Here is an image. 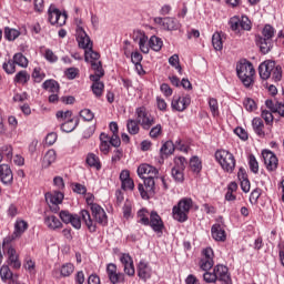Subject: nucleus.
<instances>
[{"mask_svg":"<svg viewBox=\"0 0 284 284\" xmlns=\"http://www.w3.org/2000/svg\"><path fill=\"white\" fill-rule=\"evenodd\" d=\"M262 158L264 161V165L266 166V170L268 172H274L278 168V158H276V154L270 150H263L262 151Z\"/></svg>","mask_w":284,"mask_h":284,"instance_id":"obj_10","label":"nucleus"},{"mask_svg":"<svg viewBox=\"0 0 284 284\" xmlns=\"http://www.w3.org/2000/svg\"><path fill=\"white\" fill-rule=\"evenodd\" d=\"M178 207L185 212L186 214H190V210H192V199L184 197L178 203Z\"/></svg>","mask_w":284,"mask_h":284,"instance_id":"obj_37","label":"nucleus"},{"mask_svg":"<svg viewBox=\"0 0 284 284\" xmlns=\"http://www.w3.org/2000/svg\"><path fill=\"white\" fill-rule=\"evenodd\" d=\"M135 116L142 130H150L156 123V118L145 106L136 108Z\"/></svg>","mask_w":284,"mask_h":284,"instance_id":"obj_5","label":"nucleus"},{"mask_svg":"<svg viewBox=\"0 0 284 284\" xmlns=\"http://www.w3.org/2000/svg\"><path fill=\"white\" fill-rule=\"evenodd\" d=\"M190 168L192 170V172H201V170L203 169L202 164H201V160H199V158L193 156L190 161Z\"/></svg>","mask_w":284,"mask_h":284,"instance_id":"obj_46","label":"nucleus"},{"mask_svg":"<svg viewBox=\"0 0 284 284\" xmlns=\"http://www.w3.org/2000/svg\"><path fill=\"white\" fill-rule=\"evenodd\" d=\"M240 28L241 30H246L247 32L248 30H252V21H250V18L242 16L240 18Z\"/></svg>","mask_w":284,"mask_h":284,"instance_id":"obj_51","label":"nucleus"},{"mask_svg":"<svg viewBox=\"0 0 284 284\" xmlns=\"http://www.w3.org/2000/svg\"><path fill=\"white\" fill-rule=\"evenodd\" d=\"M30 81V74L28 71H20L14 77V83H21L22 85Z\"/></svg>","mask_w":284,"mask_h":284,"instance_id":"obj_41","label":"nucleus"},{"mask_svg":"<svg viewBox=\"0 0 284 284\" xmlns=\"http://www.w3.org/2000/svg\"><path fill=\"white\" fill-rule=\"evenodd\" d=\"M131 61L134 63L135 68H140V70L143 69V65H141V61H143V55L139 53V51H135L131 54Z\"/></svg>","mask_w":284,"mask_h":284,"instance_id":"obj_49","label":"nucleus"},{"mask_svg":"<svg viewBox=\"0 0 284 284\" xmlns=\"http://www.w3.org/2000/svg\"><path fill=\"white\" fill-rule=\"evenodd\" d=\"M202 258L200 261V267L204 272L212 270L214 267V251L212 247H206L202 251Z\"/></svg>","mask_w":284,"mask_h":284,"instance_id":"obj_8","label":"nucleus"},{"mask_svg":"<svg viewBox=\"0 0 284 284\" xmlns=\"http://www.w3.org/2000/svg\"><path fill=\"white\" fill-rule=\"evenodd\" d=\"M26 230H28V222L23 220H17L14 223L13 239H19Z\"/></svg>","mask_w":284,"mask_h":284,"instance_id":"obj_26","label":"nucleus"},{"mask_svg":"<svg viewBox=\"0 0 284 284\" xmlns=\"http://www.w3.org/2000/svg\"><path fill=\"white\" fill-rule=\"evenodd\" d=\"M85 161L90 168H94L95 170H101V162L99 161V156H97L94 153H89L87 155Z\"/></svg>","mask_w":284,"mask_h":284,"instance_id":"obj_34","label":"nucleus"},{"mask_svg":"<svg viewBox=\"0 0 284 284\" xmlns=\"http://www.w3.org/2000/svg\"><path fill=\"white\" fill-rule=\"evenodd\" d=\"M138 219H140L139 223H142V225H150V217H148V211L145 209L138 212Z\"/></svg>","mask_w":284,"mask_h":284,"instance_id":"obj_50","label":"nucleus"},{"mask_svg":"<svg viewBox=\"0 0 284 284\" xmlns=\"http://www.w3.org/2000/svg\"><path fill=\"white\" fill-rule=\"evenodd\" d=\"M138 276L142 281L152 278V266L145 261H140L138 264Z\"/></svg>","mask_w":284,"mask_h":284,"instance_id":"obj_17","label":"nucleus"},{"mask_svg":"<svg viewBox=\"0 0 284 284\" xmlns=\"http://www.w3.org/2000/svg\"><path fill=\"white\" fill-rule=\"evenodd\" d=\"M230 26L233 32H241V17L234 16L233 18H231Z\"/></svg>","mask_w":284,"mask_h":284,"instance_id":"obj_45","label":"nucleus"},{"mask_svg":"<svg viewBox=\"0 0 284 284\" xmlns=\"http://www.w3.org/2000/svg\"><path fill=\"white\" fill-rule=\"evenodd\" d=\"M163 133V126L161 124H156L150 129L149 135L151 139H159Z\"/></svg>","mask_w":284,"mask_h":284,"instance_id":"obj_48","label":"nucleus"},{"mask_svg":"<svg viewBox=\"0 0 284 284\" xmlns=\"http://www.w3.org/2000/svg\"><path fill=\"white\" fill-rule=\"evenodd\" d=\"M258 72L261 79L267 81V79H272L275 83H278L281 79H283V69L281 65H277L275 61L266 60L262 62L258 67Z\"/></svg>","mask_w":284,"mask_h":284,"instance_id":"obj_2","label":"nucleus"},{"mask_svg":"<svg viewBox=\"0 0 284 284\" xmlns=\"http://www.w3.org/2000/svg\"><path fill=\"white\" fill-rule=\"evenodd\" d=\"M192 103V98L190 95H185L183 98L181 97H173V100L171 102L172 110H175L176 112H184V110H187V106Z\"/></svg>","mask_w":284,"mask_h":284,"instance_id":"obj_11","label":"nucleus"},{"mask_svg":"<svg viewBox=\"0 0 284 284\" xmlns=\"http://www.w3.org/2000/svg\"><path fill=\"white\" fill-rule=\"evenodd\" d=\"M93 82L92 84V92L95 97H101L103 94V89L105 88V84L99 80H91Z\"/></svg>","mask_w":284,"mask_h":284,"instance_id":"obj_38","label":"nucleus"},{"mask_svg":"<svg viewBox=\"0 0 284 284\" xmlns=\"http://www.w3.org/2000/svg\"><path fill=\"white\" fill-rule=\"evenodd\" d=\"M91 63V68L92 70H94V74L90 75V80L91 81H100L101 77H103V74H105V72L103 71V67L101 65V61H90Z\"/></svg>","mask_w":284,"mask_h":284,"instance_id":"obj_23","label":"nucleus"},{"mask_svg":"<svg viewBox=\"0 0 284 284\" xmlns=\"http://www.w3.org/2000/svg\"><path fill=\"white\" fill-rule=\"evenodd\" d=\"M213 272L215 274V281H220L224 284H232V277H230V272L227 270V266L225 265H216L213 268Z\"/></svg>","mask_w":284,"mask_h":284,"instance_id":"obj_12","label":"nucleus"},{"mask_svg":"<svg viewBox=\"0 0 284 284\" xmlns=\"http://www.w3.org/2000/svg\"><path fill=\"white\" fill-rule=\"evenodd\" d=\"M248 166L251 172H253V174H258V161H256V156L254 155L248 156Z\"/></svg>","mask_w":284,"mask_h":284,"instance_id":"obj_52","label":"nucleus"},{"mask_svg":"<svg viewBox=\"0 0 284 284\" xmlns=\"http://www.w3.org/2000/svg\"><path fill=\"white\" fill-rule=\"evenodd\" d=\"M106 273H108V276H109V281L112 284L123 283V281H125V275L123 273H118L116 272V264H114V263L108 264Z\"/></svg>","mask_w":284,"mask_h":284,"instance_id":"obj_13","label":"nucleus"},{"mask_svg":"<svg viewBox=\"0 0 284 284\" xmlns=\"http://www.w3.org/2000/svg\"><path fill=\"white\" fill-rule=\"evenodd\" d=\"M19 34L21 33L17 29H11L8 27L4 29V38L8 39V41H14V39H18Z\"/></svg>","mask_w":284,"mask_h":284,"instance_id":"obj_43","label":"nucleus"},{"mask_svg":"<svg viewBox=\"0 0 284 284\" xmlns=\"http://www.w3.org/2000/svg\"><path fill=\"white\" fill-rule=\"evenodd\" d=\"M149 45L154 52H161V48H163V40L156 36H152L149 40Z\"/></svg>","mask_w":284,"mask_h":284,"instance_id":"obj_31","label":"nucleus"},{"mask_svg":"<svg viewBox=\"0 0 284 284\" xmlns=\"http://www.w3.org/2000/svg\"><path fill=\"white\" fill-rule=\"evenodd\" d=\"M48 14L51 26H58V28L65 26V21H68V16L65 13H61V11L54 7V4L49 7Z\"/></svg>","mask_w":284,"mask_h":284,"instance_id":"obj_7","label":"nucleus"},{"mask_svg":"<svg viewBox=\"0 0 284 284\" xmlns=\"http://www.w3.org/2000/svg\"><path fill=\"white\" fill-rule=\"evenodd\" d=\"M132 256H130V254H125L123 253L121 256H120V262L122 263L124 270H128V265H132Z\"/></svg>","mask_w":284,"mask_h":284,"instance_id":"obj_62","label":"nucleus"},{"mask_svg":"<svg viewBox=\"0 0 284 284\" xmlns=\"http://www.w3.org/2000/svg\"><path fill=\"white\" fill-rule=\"evenodd\" d=\"M274 37V27L266 24L262 31V39H271Z\"/></svg>","mask_w":284,"mask_h":284,"instance_id":"obj_54","label":"nucleus"},{"mask_svg":"<svg viewBox=\"0 0 284 284\" xmlns=\"http://www.w3.org/2000/svg\"><path fill=\"white\" fill-rule=\"evenodd\" d=\"M0 276L2 281H17V275L12 274V271H10V266L3 265L0 268Z\"/></svg>","mask_w":284,"mask_h":284,"instance_id":"obj_29","label":"nucleus"},{"mask_svg":"<svg viewBox=\"0 0 284 284\" xmlns=\"http://www.w3.org/2000/svg\"><path fill=\"white\" fill-rule=\"evenodd\" d=\"M44 58L49 61V63H57L59 61V57L54 54V52L50 49L44 51Z\"/></svg>","mask_w":284,"mask_h":284,"instance_id":"obj_61","label":"nucleus"},{"mask_svg":"<svg viewBox=\"0 0 284 284\" xmlns=\"http://www.w3.org/2000/svg\"><path fill=\"white\" fill-rule=\"evenodd\" d=\"M80 116L84 121H92L94 119V113L90 109H83L80 111Z\"/></svg>","mask_w":284,"mask_h":284,"instance_id":"obj_60","label":"nucleus"},{"mask_svg":"<svg viewBox=\"0 0 284 284\" xmlns=\"http://www.w3.org/2000/svg\"><path fill=\"white\" fill-rule=\"evenodd\" d=\"M7 256L10 267H13V270H19L21 267V260H19V253H17V250L14 247H8Z\"/></svg>","mask_w":284,"mask_h":284,"instance_id":"obj_18","label":"nucleus"},{"mask_svg":"<svg viewBox=\"0 0 284 284\" xmlns=\"http://www.w3.org/2000/svg\"><path fill=\"white\" fill-rule=\"evenodd\" d=\"M212 45L214 50H223V37L221 33L215 32L212 37Z\"/></svg>","mask_w":284,"mask_h":284,"instance_id":"obj_39","label":"nucleus"},{"mask_svg":"<svg viewBox=\"0 0 284 284\" xmlns=\"http://www.w3.org/2000/svg\"><path fill=\"white\" fill-rule=\"evenodd\" d=\"M99 52L92 50V47L85 50V61H99Z\"/></svg>","mask_w":284,"mask_h":284,"instance_id":"obj_47","label":"nucleus"},{"mask_svg":"<svg viewBox=\"0 0 284 284\" xmlns=\"http://www.w3.org/2000/svg\"><path fill=\"white\" fill-rule=\"evenodd\" d=\"M55 116L58 121H70V119H72V111H58Z\"/></svg>","mask_w":284,"mask_h":284,"instance_id":"obj_53","label":"nucleus"},{"mask_svg":"<svg viewBox=\"0 0 284 284\" xmlns=\"http://www.w3.org/2000/svg\"><path fill=\"white\" fill-rule=\"evenodd\" d=\"M100 150L103 152V154H108L110 152V136L105 133L100 134Z\"/></svg>","mask_w":284,"mask_h":284,"instance_id":"obj_33","label":"nucleus"},{"mask_svg":"<svg viewBox=\"0 0 284 284\" xmlns=\"http://www.w3.org/2000/svg\"><path fill=\"white\" fill-rule=\"evenodd\" d=\"M149 225L154 232H163V220H161L159 213L154 211L150 214Z\"/></svg>","mask_w":284,"mask_h":284,"instance_id":"obj_21","label":"nucleus"},{"mask_svg":"<svg viewBox=\"0 0 284 284\" xmlns=\"http://www.w3.org/2000/svg\"><path fill=\"white\" fill-rule=\"evenodd\" d=\"M139 125H140L139 120L129 119L126 121V129L129 134H132V135L139 134V132L141 131V128Z\"/></svg>","mask_w":284,"mask_h":284,"instance_id":"obj_30","label":"nucleus"},{"mask_svg":"<svg viewBox=\"0 0 284 284\" xmlns=\"http://www.w3.org/2000/svg\"><path fill=\"white\" fill-rule=\"evenodd\" d=\"M78 43L83 50H90L92 48V40H90V36L85 33L83 28L78 29Z\"/></svg>","mask_w":284,"mask_h":284,"instance_id":"obj_19","label":"nucleus"},{"mask_svg":"<svg viewBox=\"0 0 284 284\" xmlns=\"http://www.w3.org/2000/svg\"><path fill=\"white\" fill-rule=\"evenodd\" d=\"M144 185L148 192H154V185H155L154 176L144 178Z\"/></svg>","mask_w":284,"mask_h":284,"instance_id":"obj_63","label":"nucleus"},{"mask_svg":"<svg viewBox=\"0 0 284 284\" xmlns=\"http://www.w3.org/2000/svg\"><path fill=\"white\" fill-rule=\"evenodd\" d=\"M57 161V151L49 150L42 159V168H50L52 163Z\"/></svg>","mask_w":284,"mask_h":284,"instance_id":"obj_27","label":"nucleus"},{"mask_svg":"<svg viewBox=\"0 0 284 284\" xmlns=\"http://www.w3.org/2000/svg\"><path fill=\"white\" fill-rule=\"evenodd\" d=\"M0 181L3 185H12L14 181V174H12V169L8 164H0Z\"/></svg>","mask_w":284,"mask_h":284,"instance_id":"obj_15","label":"nucleus"},{"mask_svg":"<svg viewBox=\"0 0 284 284\" xmlns=\"http://www.w3.org/2000/svg\"><path fill=\"white\" fill-rule=\"evenodd\" d=\"M211 234L214 239V241H225L226 235H225V230L221 224H214L211 229Z\"/></svg>","mask_w":284,"mask_h":284,"instance_id":"obj_24","label":"nucleus"},{"mask_svg":"<svg viewBox=\"0 0 284 284\" xmlns=\"http://www.w3.org/2000/svg\"><path fill=\"white\" fill-rule=\"evenodd\" d=\"M91 212L94 220H92L90 212L87 210H82L80 212V216L83 223H85L89 232H97V223L103 226L108 225V214L105 213V210L101 207V205L92 204Z\"/></svg>","mask_w":284,"mask_h":284,"instance_id":"obj_1","label":"nucleus"},{"mask_svg":"<svg viewBox=\"0 0 284 284\" xmlns=\"http://www.w3.org/2000/svg\"><path fill=\"white\" fill-rule=\"evenodd\" d=\"M236 72L243 85H245V88H250L254 82V65L247 61L240 62L236 65Z\"/></svg>","mask_w":284,"mask_h":284,"instance_id":"obj_3","label":"nucleus"},{"mask_svg":"<svg viewBox=\"0 0 284 284\" xmlns=\"http://www.w3.org/2000/svg\"><path fill=\"white\" fill-rule=\"evenodd\" d=\"M13 63L20 68H26L28 65V58L23 53H16L13 55Z\"/></svg>","mask_w":284,"mask_h":284,"instance_id":"obj_40","label":"nucleus"},{"mask_svg":"<svg viewBox=\"0 0 284 284\" xmlns=\"http://www.w3.org/2000/svg\"><path fill=\"white\" fill-rule=\"evenodd\" d=\"M174 163L175 165L173 169L176 170H185V166L187 165V161L183 156L175 158Z\"/></svg>","mask_w":284,"mask_h":284,"instance_id":"obj_57","label":"nucleus"},{"mask_svg":"<svg viewBox=\"0 0 284 284\" xmlns=\"http://www.w3.org/2000/svg\"><path fill=\"white\" fill-rule=\"evenodd\" d=\"M62 276H70L74 272V265L72 263H67L61 267Z\"/></svg>","mask_w":284,"mask_h":284,"instance_id":"obj_56","label":"nucleus"},{"mask_svg":"<svg viewBox=\"0 0 284 284\" xmlns=\"http://www.w3.org/2000/svg\"><path fill=\"white\" fill-rule=\"evenodd\" d=\"M60 219L62 223H65L67 225L68 223H71L72 227L81 230V217H79V215H72L68 211H61Z\"/></svg>","mask_w":284,"mask_h":284,"instance_id":"obj_14","label":"nucleus"},{"mask_svg":"<svg viewBox=\"0 0 284 284\" xmlns=\"http://www.w3.org/2000/svg\"><path fill=\"white\" fill-rule=\"evenodd\" d=\"M172 176L175 181L179 183H182L184 176H183V169H172Z\"/></svg>","mask_w":284,"mask_h":284,"instance_id":"obj_64","label":"nucleus"},{"mask_svg":"<svg viewBox=\"0 0 284 284\" xmlns=\"http://www.w3.org/2000/svg\"><path fill=\"white\" fill-rule=\"evenodd\" d=\"M32 78L34 79L36 83H41L45 79V73L41 72L40 68H36L32 73Z\"/></svg>","mask_w":284,"mask_h":284,"instance_id":"obj_58","label":"nucleus"},{"mask_svg":"<svg viewBox=\"0 0 284 284\" xmlns=\"http://www.w3.org/2000/svg\"><path fill=\"white\" fill-rule=\"evenodd\" d=\"M156 174H159V170H156V168L150 165V164H141L138 168V176L140 179H145L146 176H156Z\"/></svg>","mask_w":284,"mask_h":284,"instance_id":"obj_20","label":"nucleus"},{"mask_svg":"<svg viewBox=\"0 0 284 284\" xmlns=\"http://www.w3.org/2000/svg\"><path fill=\"white\" fill-rule=\"evenodd\" d=\"M209 108H210L213 116H219V101H216V99L211 98L209 100Z\"/></svg>","mask_w":284,"mask_h":284,"instance_id":"obj_55","label":"nucleus"},{"mask_svg":"<svg viewBox=\"0 0 284 284\" xmlns=\"http://www.w3.org/2000/svg\"><path fill=\"white\" fill-rule=\"evenodd\" d=\"M215 159L224 172H229V174L234 172V169L236 168V159H234V154L230 151L220 150L215 152Z\"/></svg>","mask_w":284,"mask_h":284,"instance_id":"obj_4","label":"nucleus"},{"mask_svg":"<svg viewBox=\"0 0 284 284\" xmlns=\"http://www.w3.org/2000/svg\"><path fill=\"white\" fill-rule=\"evenodd\" d=\"M243 105L247 112H254L256 110V102L250 98L244 99Z\"/></svg>","mask_w":284,"mask_h":284,"instance_id":"obj_59","label":"nucleus"},{"mask_svg":"<svg viewBox=\"0 0 284 284\" xmlns=\"http://www.w3.org/2000/svg\"><path fill=\"white\" fill-rule=\"evenodd\" d=\"M153 21L155 26H159V28H161L162 30H166L168 32L179 30L181 28V22H179L176 18H172V17H166V18L156 17L154 18Z\"/></svg>","mask_w":284,"mask_h":284,"instance_id":"obj_6","label":"nucleus"},{"mask_svg":"<svg viewBox=\"0 0 284 284\" xmlns=\"http://www.w3.org/2000/svg\"><path fill=\"white\" fill-rule=\"evenodd\" d=\"M253 130L257 136H265V131H263L264 124L261 118H255L252 121Z\"/></svg>","mask_w":284,"mask_h":284,"instance_id":"obj_32","label":"nucleus"},{"mask_svg":"<svg viewBox=\"0 0 284 284\" xmlns=\"http://www.w3.org/2000/svg\"><path fill=\"white\" fill-rule=\"evenodd\" d=\"M42 88L51 93H59V82L55 80H47L43 82Z\"/></svg>","mask_w":284,"mask_h":284,"instance_id":"obj_36","label":"nucleus"},{"mask_svg":"<svg viewBox=\"0 0 284 284\" xmlns=\"http://www.w3.org/2000/svg\"><path fill=\"white\" fill-rule=\"evenodd\" d=\"M77 125H79V120L71 118L61 124V130L67 133L74 132V130H77Z\"/></svg>","mask_w":284,"mask_h":284,"instance_id":"obj_28","label":"nucleus"},{"mask_svg":"<svg viewBox=\"0 0 284 284\" xmlns=\"http://www.w3.org/2000/svg\"><path fill=\"white\" fill-rule=\"evenodd\" d=\"M45 201L51 212H59V205L63 203V193L54 191L45 194Z\"/></svg>","mask_w":284,"mask_h":284,"instance_id":"obj_9","label":"nucleus"},{"mask_svg":"<svg viewBox=\"0 0 284 284\" xmlns=\"http://www.w3.org/2000/svg\"><path fill=\"white\" fill-rule=\"evenodd\" d=\"M134 41H138V45L143 52V54H148L150 52V43H148V36L143 31H136L134 33Z\"/></svg>","mask_w":284,"mask_h":284,"instance_id":"obj_16","label":"nucleus"},{"mask_svg":"<svg viewBox=\"0 0 284 284\" xmlns=\"http://www.w3.org/2000/svg\"><path fill=\"white\" fill-rule=\"evenodd\" d=\"M174 150H175V144L172 141H166L162 148H161V153L165 154L166 156L170 154H174Z\"/></svg>","mask_w":284,"mask_h":284,"instance_id":"obj_42","label":"nucleus"},{"mask_svg":"<svg viewBox=\"0 0 284 284\" xmlns=\"http://www.w3.org/2000/svg\"><path fill=\"white\" fill-rule=\"evenodd\" d=\"M44 224L49 230H59L63 226L61 221L54 215H48L44 217Z\"/></svg>","mask_w":284,"mask_h":284,"instance_id":"obj_25","label":"nucleus"},{"mask_svg":"<svg viewBox=\"0 0 284 284\" xmlns=\"http://www.w3.org/2000/svg\"><path fill=\"white\" fill-rule=\"evenodd\" d=\"M173 219L179 221V223H185L187 221V213L182 211V209L174 206L173 207Z\"/></svg>","mask_w":284,"mask_h":284,"instance_id":"obj_35","label":"nucleus"},{"mask_svg":"<svg viewBox=\"0 0 284 284\" xmlns=\"http://www.w3.org/2000/svg\"><path fill=\"white\" fill-rule=\"evenodd\" d=\"M2 68L7 74H14L17 72V64L14 63V60H9L8 62H4L2 64Z\"/></svg>","mask_w":284,"mask_h":284,"instance_id":"obj_44","label":"nucleus"},{"mask_svg":"<svg viewBox=\"0 0 284 284\" xmlns=\"http://www.w3.org/2000/svg\"><path fill=\"white\" fill-rule=\"evenodd\" d=\"M256 44L258 45L262 54H267L272 50V48H274V42L272 41V39H265L263 37L256 38Z\"/></svg>","mask_w":284,"mask_h":284,"instance_id":"obj_22","label":"nucleus"}]
</instances>
